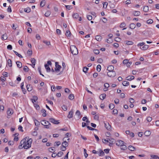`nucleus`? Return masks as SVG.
I'll use <instances>...</instances> for the list:
<instances>
[{"mask_svg": "<svg viewBox=\"0 0 159 159\" xmlns=\"http://www.w3.org/2000/svg\"><path fill=\"white\" fill-rule=\"evenodd\" d=\"M107 70L109 71H113L114 70V67L113 66L110 65L107 67Z\"/></svg>", "mask_w": 159, "mask_h": 159, "instance_id": "f8f14e48", "label": "nucleus"}, {"mask_svg": "<svg viewBox=\"0 0 159 159\" xmlns=\"http://www.w3.org/2000/svg\"><path fill=\"white\" fill-rule=\"evenodd\" d=\"M124 144V142L121 140H118L117 141V143H116V145L118 146H121L122 144Z\"/></svg>", "mask_w": 159, "mask_h": 159, "instance_id": "0eeeda50", "label": "nucleus"}, {"mask_svg": "<svg viewBox=\"0 0 159 159\" xmlns=\"http://www.w3.org/2000/svg\"><path fill=\"white\" fill-rule=\"evenodd\" d=\"M93 52L96 54H98L100 52L99 50L98 49H94L93 50Z\"/></svg>", "mask_w": 159, "mask_h": 159, "instance_id": "de8ad7c7", "label": "nucleus"}, {"mask_svg": "<svg viewBox=\"0 0 159 159\" xmlns=\"http://www.w3.org/2000/svg\"><path fill=\"white\" fill-rule=\"evenodd\" d=\"M126 44L128 45H131L133 44V42L131 41H125Z\"/></svg>", "mask_w": 159, "mask_h": 159, "instance_id": "e433bc0d", "label": "nucleus"}, {"mask_svg": "<svg viewBox=\"0 0 159 159\" xmlns=\"http://www.w3.org/2000/svg\"><path fill=\"white\" fill-rule=\"evenodd\" d=\"M58 62H55V71L58 72L60 71V69L61 67V66L58 65Z\"/></svg>", "mask_w": 159, "mask_h": 159, "instance_id": "20e7f679", "label": "nucleus"}, {"mask_svg": "<svg viewBox=\"0 0 159 159\" xmlns=\"http://www.w3.org/2000/svg\"><path fill=\"white\" fill-rule=\"evenodd\" d=\"M32 141V139L26 137L21 141L19 147V148H24L25 149H28L31 147Z\"/></svg>", "mask_w": 159, "mask_h": 159, "instance_id": "f257e3e1", "label": "nucleus"}, {"mask_svg": "<svg viewBox=\"0 0 159 159\" xmlns=\"http://www.w3.org/2000/svg\"><path fill=\"white\" fill-rule=\"evenodd\" d=\"M128 59H125L123 61V63L124 64H127L128 62Z\"/></svg>", "mask_w": 159, "mask_h": 159, "instance_id": "338daca9", "label": "nucleus"}, {"mask_svg": "<svg viewBox=\"0 0 159 159\" xmlns=\"http://www.w3.org/2000/svg\"><path fill=\"white\" fill-rule=\"evenodd\" d=\"M115 41L117 42H119L120 41L121 39L120 38L116 37L115 38Z\"/></svg>", "mask_w": 159, "mask_h": 159, "instance_id": "bf43d9fd", "label": "nucleus"}, {"mask_svg": "<svg viewBox=\"0 0 159 159\" xmlns=\"http://www.w3.org/2000/svg\"><path fill=\"white\" fill-rule=\"evenodd\" d=\"M129 102L131 103H133L134 102V99L132 98H130L129 99Z\"/></svg>", "mask_w": 159, "mask_h": 159, "instance_id": "774afa93", "label": "nucleus"}, {"mask_svg": "<svg viewBox=\"0 0 159 159\" xmlns=\"http://www.w3.org/2000/svg\"><path fill=\"white\" fill-rule=\"evenodd\" d=\"M7 63L9 66L11 67L12 66V61L11 60L9 59L7 61Z\"/></svg>", "mask_w": 159, "mask_h": 159, "instance_id": "a878e982", "label": "nucleus"}, {"mask_svg": "<svg viewBox=\"0 0 159 159\" xmlns=\"http://www.w3.org/2000/svg\"><path fill=\"white\" fill-rule=\"evenodd\" d=\"M13 113L12 110L10 108H8L7 111V114L8 115L10 116Z\"/></svg>", "mask_w": 159, "mask_h": 159, "instance_id": "9b49d317", "label": "nucleus"}, {"mask_svg": "<svg viewBox=\"0 0 159 159\" xmlns=\"http://www.w3.org/2000/svg\"><path fill=\"white\" fill-rule=\"evenodd\" d=\"M49 120L50 122L55 124H58L60 123L58 122V120H57L55 119L52 118H49Z\"/></svg>", "mask_w": 159, "mask_h": 159, "instance_id": "39448f33", "label": "nucleus"}, {"mask_svg": "<svg viewBox=\"0 0 159 159\" xmlns=\"http://www.w3.org/2000/svg\"><path fill=\"white\" fill-rule=\"evenodd\" d=\"M120 148L121 150H125L127 149V147L125 145H124V144H123L121 146Z\"/></svg>", "mask_w": 159, "mask_h": 159, "instance_id": "2f4dec72", "label": "nucleus"}, {"mask_svg": "<svg viewBox=\"0 0 159 159\" xmlns=\"http://www.w3.org/2000/svg\"><path fill=\"white\" fill-rule=\"evenodd\" d=\"M108 3L107 2H104L103 3V8H106L107 7Z\"/></svg>", "mask_w": 159, "mask_h": 159, "instance_id": "864d4df0", "label": "nucleus"}, {"mask_svg": "<svg viewBox=\"0 0 159 159\" xmlns=\"http://www.w3.org/2000/svg\"><path fill=\"white\" fill-rule=\"evenodd\" d=\"M73 112L72 110L70 111L69 112V113L67 116L69 118H71L73 117Z\"/></svg>", "mask_w": 159, "mask_h": 159, "instance_id": "9d476101", "label": "nucleus"}, {"mask_svg": "<svg viewBox=\"0 0 159 159\" xmlns=\"http://www.w3.org/2000/svg\"><path fill=\"white\" fill-rule=\"evenodd\" d=\"M87 18L89 20H91L92 19V17L91 15H88L87 16Z\"/></svg>", "mask_w": 159, "mask_h": 159, "instance_id": "680f3d73", "label": "nucleus"}, {"mask_svg": "<svg viewBox=\"0 0 159 159\" xmlns=\"http://www.w3.org/2000/svg\"><path fill=\"white\" fill-rule=\"evenodd\" d=\"M37 132L36 131H34L32 132V134L34 136H36L37 135Z\"/></svg>", "mask_w": 159, "mask_h": 159, "instance_id": "052dcab7", "label": "nucleus"}, {"mask_svg": "<svg viewBox=\"0 0 159 159\" xmlns=\"http://www.w3.org/2000/svg\"><path fill=\"white\" fill-rule=\"evenodd\" d=\"M7 49L11 50L12 49V47L11 45H9L7 46Z\"/></svg>", "mask_w": 159, "mask_h": 159, "instance_id": "69168bd1", "label": "nucleus"}, {"mask_svg": "<svg viewBox=\"0 0 159 159\" xmlns=\"http://www.w3.org/2000/svg\"><path fill=\"white\" fill-rule=\"evenodd\" d=\"M136 25L134 23H132L129 25V28L132 29H133L135 28Z\"/></svg>", "mask_w": 159, "mask_h": 159, "instance_id": "a211bd4d", "label": "nucleus"}, {"mask_svg": "<svg viewBox=\"0 0 159 159\" xmlns=\"http://www.w3.org/2000/svg\"><path fill=\"white\" fill-rule=\"evenodd\" d=\"M104 86L106 88H108L109 87V84L107 83H106L104 84Z\"/></svg>", "mask_w": 159, "mask_h": 159, "instance_id": "e2e57ef3", "label": "nucleus"}, {"mask_svg": "<svg viewBox=\"0 0 159 159\" xmlns=\"http://www.w3.org/2000/svg\"><path fill=\"white\" fill-rule=\"evenodd\" d=\"M106 94H105V93L102 94L100 95V98L101 99L103 100L105 98H106Z\"/></svg>", "mask_w": 159, "mask_h": 159, "instance_id": "5701e85b", "label": "nucleus"}, {"mask_svg": "<svg viewBox=\"0 0 159 159\" xmlns=\"http://www.w3.org/2000/svg\"><path fill=\"white\" fill-rule=\"evenodd\" d=\"M38 70L39 71V72L40 74V75H42L43 76V77H44V75H43L42 74V73H41V68L40 67H39L38 68Z\"/></svg>", "mask_w": 159, "mask_h": 159, "instance_id": "13d9d810", "label": "nucleus"}, {"mask_svg": "<svg viewBox=\"0 0 159 159\" xmlns=\"http://www.w3.org/2000/svg\"><path fill=\"white\" fill-rule=\"evenodd\" d=\"M89 68L86 67H84L83 68V71L86 73L87 72V70H88Z\"/></svg>", "mask_w": 159, "mask_h": 159, "instance_id": "49530a36", "label": "nucleus"}, {"mask_svg": "<svg viewBox=\"0 0 159 159\" xmlns=\"http://www.w3.org/2000/svg\"><path fill=\"white\" fill-rule=\"evenodd\" d=\"M114 107V105L113 104L111 103L109 105V108L111 109H113Z\"/></svg>", "mask_w": 159, "mask_h": 159, "instance_id": "79ce46f5", "label": "nucleus"}, {"mask_svg": "<svg viewBox=\"0 0 159 159\" xmlns=\"http://www.w3.org/2000/svg\"><path fill=\"white\" fill-rule=\"evenodd\" d=\"M126 25V24L124 22H123L120 24V28H123V27H125Z\"/></svg>", "mask_w": 159, "mask_h": 159, "instance_id": "473e14b6", "label": "nucleus"}, {"mask_svg": "<svg viewBox=\"0 0 159 159\" xmlns=\"http://www.w3.org/2000/svg\"><path fill=\"white\" fill-rule=\"evenodd\" d=\"M2 38L4 40H6L7 39V36L6 34H3L2 36Z\"/></svg>", "mask_w": 159, "mask_h": 159, "instance_id": "603ef678", "label": "nucleus"}, {"mask_svg": "<svg viewBox=\"0 0 159 159\" xmlns=\"http://www.w3.org/2000/svg\"><path fill=\"white\" fill-rule=\"evenodd\" d=\"M68 145V143L66 141H64L62 143V147H65L66 148Z\"/></svg>", "mask_w": 159, "mask_h": 159, "instance_id": "dca6fc26", "label": "nucleus"}, {"mask_svg": "<svg viewBox=\"0 0 159 159\" xmlns=\"http://www.w3.org/2000/svg\"><path fill=\"white\" fill-rule=\"evenodd\" d=\"M107 75L110 77H113L116 75V73L115 71H109L107 73Z\"/></svg>", "mask_w": 159, "mask_h": 159, "instance_id": "7ed1b4c3", "label": "nucleus"}, {"mask_svg": "<svg viewBox=\"0 0 159 159\" xmlns=\"http://www.w3.org/2000/svg\"><path fill=\"white\" fill-rule=\"evenodd\" d=\"M149 48V46L148 45H144L143 47H142V49L143 50H146L148 48Z\"/></svg>", "mask_w": 159, "mask_h": 159, "instance_id": "ea45409f", "label": "nucleus"}, {"mask_svg": "<svg viewBox=\"0 0 159 159\" xmlns=\"http://www.w3.org/2000/svg\"><path fill=\"white\" fill-rule=\"evenodd\" d=\"M75 114L78 116L77 120H78L80 118V113L79 111L77 110L75 113Z\"/></svg>", "mask_w": 159, "mask_h": 159, "instance_id": "412c9836", "label": "nucleus"}, {"mask_svg": "<svg viewBox=\"0 0 159 159\" xmlns=\"http://www.w3.org/2000/svg\"><path fill=\"white\" fill-rule=\"evenodd\" d=\"M51 14V12L50 11H48L45 14V16L46 17L48 16Z\"/></svg>", "mask_w": 159, "mask_h": 159, "instance_id": "72a5a7b5", "label": "nucleus"}, {"mask_svg": "<svg viewBox=\"0 0 159 159\" xmlns=\"http://www.w3.org/2000/svg\"><path fill=\"white\" fill-rule=\"evenodd\" d=\"M70 34L71 33L70 31L69 30H67L66 34V35L67 37H70Z\"/></svg>", "mask_w": 159, "mask_h": 159, "instance_id": "c9c22d12", "label": "nucleus"}, {"mask_svg": "<svg viewBox=\"0 0 159 159\" xmlns=\"http://www.w3.org/2000/svg\"><path fill=\"white\" fill-rule=\"evenodd\" d=\"M140 12L139 11H135L133 13V15L134 16H139L140 15Z\"/></svg>", "mask_w": 159, "mask_h": 159, "instance_id": "cd10ccee", "label": "nucleus"}, {"mask_svg": "<svg viewBox=\"0 0 159 159\" xmlns=\"http://www.w3.org/2000/svg\"><path fill=\"white\" fill-rule=\"evenodd\" d=\"M104 152L101 149H100L99 151V153L98 155L99 156H103L104 155Z\"/></svg>", "mask_w": 159, "mask_h": 159, "instance_id": "6ab92c4d", "label": "nucleus"}, {"mask_svg": "<svg viewBox=\"0 0 159 159\" xmlns=\"http://www.w3.org/2000/svg\"><path fill=\"white\" fill-rule=\"evenodd\" d=\"M14 53L16 54V55L18 56L20 58H22V56L20 54L18 53L16 51H13Z\"/></svg>", "mask_w": 159, "mask_h": 159, "instance_id": "58836bf2", "label": "nucleus"}, {"mask_svg": "<svg viewBox=\"0 0 159 159\" xmlns=\"http://www.w3.org/2000/svg\"><path fill=\"white\" fill-rule=\"evenodd\" d=\"M122 84L124 86H127L129 85V83L128 82L124 81L123 82Z\"/></svg>", "mask_w": 159, "mask_h": 159, "instance_id": "c756f323", "label": "nucleus"}, {"mask_svg": "<svg viewBox=\"0 0 159 159\" xmlns=\"http://www.w3.org/2000/svg\"><path fill=\"white\" fill-rule=\"evenodd\" d=\"M128 148L131 151H134L135 149V148L132 146H129Z\"/></svg>", "mask_w": 159, "mask_h": 159, "instance_id": "b1692460", "label": "nucleus"}, {"mask_svg": "<svg viewBox=\"0 0 159 159\" xmlns=\"http://www.w3.org/2000/svg\"><path fill=\"white\" fill-rule=\"evenodd\" d=\"M26 72H27L29 71V68H28V67L26 66H25L23 69Z\"/></svg>", "mask_w": 159, "mask_h": 159, "instance_id": "3c124183", "label": "nucleus"}, {"mask_svg": "<svg viewBox=\"0 0 159 159\" xmlns=\"http://www.w3.org/2000/svg\"><path fill=\"white\" fill-rule=\"evenodd\" d=\"M33 99H32V102L33 103H34V102H36V101L38 100V98L37 97L35 96H33Z\"/></svg>", "mask_w": 159, "mask_h": 159, "instance_id": "4be33fe9", "label": "nucleus"}, {"mask_svg": "<svg viewBox=\"0 0 159 159\" xmlns=\"http://www.w3.org/2000/svg\"><path fill=\"white\" fill-rule=\"evenodd\" d=\"M151 157L152 158H153L154 159H158L159 158V157L157 156L156 155H151Z\"/></svg>", "mask_w": 159, "mask_h": 159, "instance_id": "6e6d98bb", "label": "nucleus"}, {"mask_svg": "<svg viewBox=\"0 0 159 159\" xmlns=\"http://www.w3.org/2000/svg\"><path fill=\"white\" fill-rule=\"evenodd\" d=\"M63 154V153L62 152H59L57 154V156L58 157H61Z\"/></svg>", "mask_w": 159, "mask_h": 159, "instance_id": "37998d69", "label": "nucleus"}, {"mask_svg": "<svg viewBox=\"0 0 159 159\" xmlns=\"http://www.w3.org/2000/svg\"><path fill=\"white\" fill-rule=\"evenodd\" d=\"M30 8H26L24 9V11L27 13L30 12Z\"/></svg>", "mask_w": 159, "mask_h": 159, "instance_id": "a18cd8bd", "label": "nucleus"}, {"mask_svg": "<svg viewBox=\"0 0 159 159\" xmlns=\"http://www.w3.org/2000/svg\"><path fill=\"white\" fill-rule=\"evenodd\" d=\"M70 51L73 55H77L78 53L77 48L74 45H72L70 47Z\"/></svg>", "mask_w": 159, "mask_h": 159, "instance_id": "f03ea898", "label": "nucleus"}, {"mask_svg": "<svg viewBox=\"0 0 159 159\" xmlns=\"http://www.w3.org/2000/svg\"><path fill=\"white\" fill-rule=\"evenodd\" d=\"M95 39L98 41H100L102 39V37L100 35H97L95 37Z\"/></svg>", "mask_w": 159, "mask_h": 159, "instance_id": "2eb2a0df", "label": "nucleus"}, {"mask_svg": "<svg viewBox=\"0 0 159 159\" xmlns=\"http://www.w3.org/2000/svg\"><path fill=\"white\" fill-rule=\"evenodd\" d=\"M143 11L145 12H147L148 11L149 7L148 6H145L143 7Z\"/></svg>", "mask_w": 159, "mask_h": 159, "instance_id": "c85d7f7f", "label": "nucleus"}, {"mask_svg": "<svg viewBox=\"0 0 159 159\" xmlns=\"http://www.w3.org/2000/svg\"><path fill=\"white\" fill-rule=\"evenodd\" d=\"M101 66L100 65H98L97 67V70L99 72L101 70Z\"/></svg>", "mask_w": 159, "mask_h": 159, "instance_id": "a19ab883", "label": "nucleus"}, {"mask_svg": "<svg viewBox=\"0 0 159 159\" xmlns=\"http://www.w3.org/2000/svg\"><path fill=\"white\" fill-rule=\"evenodd\" d=\"M87 128L90 130H97V129H94L93 128H92L91 127L89 126H87Z\"/></svg>", "mask_w": 159, "mask_h": 159, "instance_id": "8fccbe9b", "label": "nucleus"}, {"mask_svg": "<svg viewBox=\"0 0 159 159\" xmlns=\"http://www.w3.org/2000/svg\"><path fill=\"white\" fill-rule=\"evenodd\" d=\"M105 127L108 130H110L111 129V126L108 122L105 123L104 122Z\"/></svg>", "mask_w": 159, "mask_h": 159, "instance_id": "423d86ee", "label": "nucleus"}, {"mask_svg": "<svg viewBox=\"0 0 159 159\" xmlns=\"http://www.w3.org/2000/svg\"><path fill=\"white\" fill-rule=\"evenodd\" d=\"M43 42L45 43L47 46H49L50 45V42L49 41H48L46 40H44L43 41Z\"/></svg>", "mask_w": 159, "mask_h": 159, "instance_id": "aec40b11", "label": "nucleus"}, {"mask_svg": "<svg viewBox=\"0 0 159 159\" xmlns=\"http://www.w3.org/2000/svg\"><path fill=\"white\" fill-rule=\"evenodd\" d=\"M41 123L44 126L45 125H51V124L49 122V121L46 120L42 121Z\"/></svg>", "mask_w": 159, "mask_h": 159, "instance_id": "6e6552de", "label": "nucleus"}, {"mask_svg": "<svg viewBox=\"0 0 159 159\" xmlns=\"http://www.w3.org/2000/svg\"><path fill=\"white\" fill-rule=\"evenodd\" d=\"M102 141L103 143L106 144H107L108 142V140L107 139V140H106V139H102Z\"/></svg>", "mask_w": 159, "mask_h": 159, "instance_id": "4d7b16f0", "label": "nucleus"}, {"mask_svg": "<svg viewBox=\"0 0 159 159\" xmlns=\"http://www.w3.org/2000/svg\"><path fill=\"white\" fill-rule=\"evenodd\" d=\"M62 109L65 111H66L67 109V107L66 106L63 105L62 107Z\"/></svg>", "mask_w": 159, "mask_h": 159, "instance_id": "09e8293b", "label": "nucleus"}, {"mask_svg": "<svg viewBox=\"0 0 159 159\" xmlns=\"http://www.w3.org/2000/svg\"><path fill=\"white\" fill-rule=\"evenodd\" d=\"M134 77L133 76H129L126 78V80H127L130 81V80H132L134 79Z\"/></svg>", "mask_w": 159, "mask_h": 159, "instance_id": "ddd939ff", "label": "nucleus"}, {"mask_svg": "<svg viewBox=\"0 0 159 159\" xmlns=\"http://www.w3.org/2000/svg\"><path fill=\"white\" fill-rule=\"evenodd\" d=\"M31 63H32V64H33V66H34L35 65V63H36L35 59L34 58H31Z\"/></svg>", "mask_w": 159, "mask_h": 159, "instance_id": "393cba45", "label": "nucleus"}, {"mask_svg": "<svg viewBox=\"0 0 159 159\" xmlns=\"http://www.w3.org/2000/svg\"><path fill=\"white\" fill-rule=\"evenodd\" d=\"M73 17L74 18L77 19L79 17V15L77 13H74L73 15Z\"/></svg>", "mask_w": 159, "mask_h": 159, "instance_id": "4c0bfd02", "label": "nucleus"}, {"mask_svg": "<svg viewBox=\"0 0 159 159\" xmlns=\"http://www.w3.org/2000/svg\"><path fill=\"white\" fill-rule=\"evenodd\" d=\"M151 134V132L149 130L146 131H145L144 133V134L146 136H149Z\"/></svg>", "mask_w": 159, "mask_h": 159, "instance_id": "f3484780", "label": "nucleus"}, {"mask_svg": "<svg viewBox=\"0 0 159 159\" xmlns=\"http://www.w3.org/2000/svg\"><path fill=\"white\" fill-rule=\"evenodd\" d=\"M45 1L44 0H42L41 2L40 3V5L41 7H43L45 5Z\"/></svg>", "mask_w": 159, "mask_h": 159, "instance_id": "f704fd0d", "label": "nucleus"}, {"mask_svg": "<svg viewBox=\"0 0 159 159\" xmlns=\"http://www.w3.org/2000/svg\"><path fill=\"white\" fill-rule=\"evenodd\" d=\"M27 90L28 91H31L33 89L32 86L30 84H28L26 86Z\"/></svg>", "mask_w": 159, "mask_h": 159, "instance_id": "1a4fd4ad", "label": "nucleus"}, {"mask_svg": "<svg viewBox=\"0 0 159 159\" xmlns=\"http://www.w3.org/2000/svg\"><path fill=\"white\" fill-rule=\"evenodd\" d=\"M34 106L37 109H39V107L37 104H34Z\"/></svg>", "mask_w": 159, "mask_h": 159, "instance_id": "0e129e2a", "label": "nucleus"}, {"mask_svg": "<svg viewBox=\"0 0 159 159\" xmlns=\"http://www.w3.org/2000/svg\"><path fill=\"white\" fill-rule=\"evenodd\" d=\"M27 54L30 55H31L32 54V51L31 50H28L27 52Z\"/></svg>", "mask_w": 159, "mask_h": 159, "instance_id": "5fc2aeb1", "label": "nucleus"}, {"mask_svg": "<svg viewBox=\"0 0 159 159\" xmlns=\"http://www.w3.org/2000/svg\"><path fill=\"white\" fill-rule=\"evenodd\" d=\"M34 121L36 126H39L40 125V122L37 120L34 119Z\"/></svg>", "mask_w": 159, "mask_h": 159, "instance_id": "bb28decb", "label": "nucleus"}, {"mask_svg": "<svg viewBox=\"0 0 159 159\" xmlns=\"http://www.w3.org/2000/svg\"><path fill=\"white\" fill-rule=\"evenodd\" d=\"M74 98V96L73 94H70L69 96V98L71 100H73Z\"/></svg>", "mask_w": 159, "mask_h": 159, "instance_id": "7c9ffc66", "label": "nucleus"}, {"mask_svg": "<svg viewBox=\"0 0 159 159\" xmlns=\"http://www.w3.org/2000/svg\"><path fill=\"white\" fill-rule=\"evenodd\" d=\"M153 20H152L150 19L148 20L147 21V23L148 24H151L153 23Z\"/></svg>", "mask_w": 159, "mask_h": 159, "instance_id": "c03bdc74", "label": "nucleus"}, {"mask_svg": "<svg viewBox=\"0 0 159 159\" xmlns=\"http://www.w3.org/2000/svg\"><path fill=\"white\" fill-rule=\"evenodd\" d=\"M17 66L19 68H21L22 67V63L19 61H17L16 62Z\"/></svg>", "mask_w": 159, "mask_h": 159, "instance_id": "4468645a", "label": "nucleus"}]
</instances>
